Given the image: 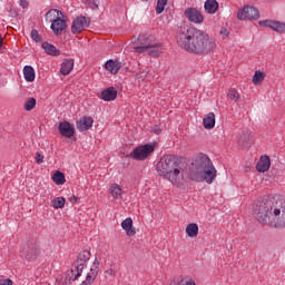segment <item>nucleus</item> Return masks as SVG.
Returning <instances> with one entry per match:
<instances>
[{
  "label": "nucleus",
  "instance_id": "58836bf2",
  "mask_svg": "<svg viewBox=\"0 0 285 285\" xmlns=\"http://www.w3.org/2000/svg\"><path fill=\"white\" fill-rule=\"evenodd\" d=\"M106 275H109V277H115L117 275V272L112 268L107 269Z\"/></svg>",
  "mask_w": 285,
  "mask_h": 285
},
{
  "label": "nucleus",
  "instance_id": "39448f33",
  "mask_svg": "<svg viewBox=\"0 0 285 285\" xmlns=\"http://www.w3.org/2000/svg\"><path fill=\"white\" fill-rule=\"evenodd\" d=\"M193 181H206V184H213L217 178V169L210 161L207 155H199L196 159L195 170H191L189 175Z\"/></svg>",
  "mask_w": 285,
  "mask_h": 285
},
{
  "label": "nucleus",
  "instance_id": "7ed1b4c3",
  "mask_svg": "<svg viewBox=\"0 0 285 285\" xmlns=\"http://www.w3.org/2000/svg\"><path fill=\"white\" fill-rule=\"evenodd\" d=\"M156 170L160 177L170 181L173 186H181L184 181V165L173 155L164 156L157 164Z\"/></svg>",
  "mask_w": 285,
  "mask_h": 285
},
{
  "label": "nucleus",
  "instance_id": "f257e3e1",
  "mask_svg": "<svg viewBox=\"0 0 285 285\" xmlns=\"http://www.w3.org/2000/svg\"><path fill=\"white\" fill-rule=\"evenodd\" d=\"M176 41L183 50L199 57L210 55L217 50V41L208 32L196 27H180Z\"/></svg>",
  "mask_w": 285,
  "mask_h": 285
},
{
  "label": "nucleus",
  "instance_id": "aec40b11",
  "mask_svg": "<svg viewBox=\"0 0 285 285\" xmlns=\"http://www.w3.org/2000/svg\"><path fill=\"white\" fill-rule=\"evenodd\" d=\"M61 17H63L61 10L50 9L45 16V21H47V23H53L58 19H61Z\"/></svg>",
  "mask_w": 285,
  "mask_h": 285
},
{
  "label": "nucleus",
  "instance_id": "f704fd0d",
  "mask_svg": "<svg viewBox=\"0 0 285 285\" xmlns=\"http://www.w3.org/2000/svg\"><path fill=\"white\" fill-rule=\"evenodd\" d=\"M169 285H197L193 278H184L180 282H171Z\"/></svg>",
  "mask_w": 285,
  "mask_h": 285
},
{
  "label": "nucleus",
  "instance_id": "2f4dec72",
  "mask_svg": "<svg viewBox=\"0 0 285 285\" xmlns=\"http://www.w3.org/2000/svg\"><path fill=\"white\" fill-rule=\"evenodd\" d=\"M36 107H37V99L35 98H28L23 104V108L24 110H27V112H30V110H35Z\"/></svg>",
  "mask_w": 285,
  "mask_h": 285
},
{
  "label": "nucleus",
  "instance_id": "cd10ccee",
  "mask_svg": "<svg viewBox=\"0 0 285 285\" xmlns=\"http://www.w3.org/2000/svg\"><path fill=\"white\" fill-rule=\"evenodd\" d=\"M23 77L26 81H28L29 83H32V81H35L36 79L35 68H32V66H24Z\"/></svg>",
  "mask_w": 285,
  "mask_h": 285
},
{
  "label": "nucleus",
  "instance_id": "ea45409f",
  "mask_svg": "<svg viewBox=\"0 0 285 285\" xmlns=\"http://www.w3.org/2000/svg\"><path fill=\"white\" fill-rule=\"evenodd\" d=\"M0 285H12V279L10 278L0 279Z\"/></svg>",
  "mask_w": 285,
  "mask_h": 285
},
{
  "label": "nucleus",
  "instance_id": "5701e85b",
  "mask_svg": "<svg viewBox=\"0 0 285 285\" xmlns=\"http://www.w3.org/2000/svg\"><path fill=\"white\" fill-rule=\"evenodd\" d=\"M204 8L207 14H215L219 10V2L217 0H207L205 1Z\"/></svg>",
  "mask_w": 285,
  "mask_h": 285
},
{
  "label": "nucleus",
  "instance_id": "c85d7f7f",
  "mask_svg": "<svg viewBox=\"0 0 285 285\" xmlns=\"http://www.w3.org/2000/svg\"><path fill=\"white\" fill-rule=\"evenodd\" d=\"M265 79H266V73L264 71L257 70L254 72V76L252 78V83H254V86H262Z\"/></svg>",
  "mask_w": 285,
  "mask_h": 285
},
{
  "label": "nucleus",
  "instance_id": "c9c22d12",
  "mask_svg": "<svg viewBox=\"0 0 285 285\" xmlns=\"http://www.w3.org/2000/svg\"><path fill=\"white\" fill-rule=\"evenodd\" d=\"M31 39L36 41V43H39V41H41V36H39V31L37 29H33L31 31Z\"/></svg>",
  "mask_w": 285,
  "mask_h": 285
},
{
  "label": "nucleus",
  "instance_id": "f3484780",
  "mask_svg": "<svg viewBox=\"0 0 285 285\" xmlns=\"http://www.w3.org/2000/svg\"><path fill=\"white\" fill-rule=\"evenodd\" d=\"M92 124H95V120L88 116H85L76 122V126L79 132H86V130H90L92 128Z\"/></svg>",
  "mask_w": 285,
  "mask_h": 285
},
{
  "label": "nucleus",
  "instance_id": "20e7f679",
  "mask_svg": "<svg viewBox=\"0 0 285 285\" xmlns=\"http://www.w3.org/2000/svg\"><path fill=\"white\" fill-rule=\"evenodd\" d=\"M132 43L136 55H144V52H147L149 57L164 55V45L153 33H140L137 38H134Z\"/></svg>",
  "mask_w": 285,
  "mask_h": 285
},
{
  "label": "nucleus",
  "instance_id": "473e14b6",
  "mask_svg": "<svg viewBox=\"0 0 285 285\" xmlns=\"http://www.w3.org/2000/svg\"><path fill=\"white\" fill-rule=\"evenodd\" d=\"M167 6H168V0H157L156 13L161 14V12H164V10H166Z\"/></svg>",
  "mask_w": 285,
  "mask_h": 285
},
{
  "label": "nucleus",
  "instance_id": "9d476101",
  "mask_svg": "<svg viewBox=\"0 0 285 285\" xmlns=\"http://www.w3.org/2000/svg\"><path fill=\"white\" fill-rule=\"evenodd\" d=\"M258 26L261 28H271L274 32H278V35H285V22L277 21V20H259Z\"/></svg>",
  "mask_w": 285,
  "mask_h": 285
},
{
  "label": "nucleus",
  "instance_id": "a878e982",
  "mask_svg": "<svg viewBox=\"0 0 285 285\" xmlns=\"http://www.w3.org/2000/svg\"><path fill=\"white\" fill-rule=\"evenodd\" d=\"M42 49L47 55H50L51 57H59L61 55V51L57 49V47L48 42H42Z\"/></svg>",
  "mask_w": 285,
  "mask_h": 285
},
{
  "label": "nucleus",
  "instance_id": "79ce46f5",
  "mask_svg": "<svg viewBox=\"0 0 285 285\" xmlns=\"http://www.w3.org/2000/svg\"><path fill=\"white\" fill-rule=\"evenodd\" d=\"M20 6L22 8H28V6H29L28 0H20Z\"/></svg>",
  "mask_w": 285,
  "mask_h": 285
},
{
  "label": "nucleus",
  "instance_id": "bb28decb",
  "mask_svg": "<svg viewBox=\"0 0 285 285\" xmlns=\"http://www.w3.org/2000/svg\"><path fill=\"white\" fill-rule=\"evenodd\" d=\"M185 233L187 236L195 238L199 235V225L197 223H190L186 226Z\"/></svg>",
  "mask_w": 285,
  "mask_h": 285
},
{
  "label": "nucleus",
  "instance_id": "4468645a",
  "mask_svg": "<svg viewBox=\"0 0 285 285\" xmlns=\"http://www.w3.org/2000/svg\"><path fill=\"white\" fill-rule=\"evenodd\" d=\"M39 253H40L39 246L31 245L21 252V257H24L27 262H35V259L39 257Z\"/></svg>",
  "mask_w": 285,
  "mask_h": 285
},
{
  "label": "nucleus",
  "instance_id": "e433bc0d",
  "mask_svg": "<svg viewBox=\"0 0 285 285\" xmlns=\"http://www.w3.org/2000/svg\"><path fill=\"white\" fill-rule=\"evenodd\" d=\"M219 35L222 36V39H228V36L230 35V32L228 31V29L222 28L219 31Z\"/></svg>",
  "mask_w": 285,
  "mask_h": 285
},
{
  "label": "nucleus",
  "instance_id": "6e6552de",
  "mask_svg": "<svg viewBox=\"0 0 285 285\" xmlns=\"http://www.w3.org/2000/svg\"><path fill=\"white\" fill-rule=\"evenodd\" d=\"M90 257H92V254L90 253V250H82L78 254L76 259L77 274L75 276V279H79V276L81 275V273H83V268L88 266V262L90 261Z\"/></svg>",
  "mask_w": 285,
  "mask_h": 285
},
{
  "label": "nucleus",
  "instance_id": "f03ea898",
  "mask_svg": "<svg viewBox=\"0 0 285 285\" xmlns=\"http://www.w3.org/2000/svg\"><path fill=\"white\" fill-rule=\"evenodd\" d=\"M253 213L261 226L283 228L285 226V198L267 196L254 205Z\"/></svg>",
  "mask_w": 285,
  "mask_h": 285
},
{
  "label": "nucleus",
  "instance_id": "dca6fc26",
  "mask_svg": "<svg viewBox=\"0 0 285 285\" xmlns=\"http://www.w3.org/2000/svg\"><path fill=\"white\" fill-rule=\"evenodd\" d=\"M50 28L55 35H61L67 28L66 16L62 14V17L55 20L53 23H51Z\"/></svg>",
  "mask_w": 285,
  "mask_h": 285
},
{
  "label": "nucleus",
  "instance_id": "c03bdc74",
  "mask_svg": "<svg viewBox=\"0 0 285 285\" xmlns=\"http://www.w3.org/2000/svg\"><path fill=\"white\" fill-rule=\"evenodd\" d=\"M156 132H159V126L155 127Z\"/></svg>",
  "mask_w": 285,
  "mask_h": 285
},
{
  "label": "nucleus",
  "instance_id": "f8f14e48",
  "mask_svg": "<svg viewBox=\"0 0 285 285\" xmlns=\"http://www.w3.org/2000/svg\"><path fill=\"white\" fill-rule=\"evenodd\" d=\"M58 130L61 137H65L66 139H71V137H75V126L69 121L59 122Z\"/></svg>",
  "mask_w": 285,
  "mask_h": 285
},
{
  "label": "nucleus",
  "instance_id": "ddd939ff",
  "mask_svg": "<svg viewBox=\"0 0 285 285\" xmlns=\"http://www.w3.org/2000/svg\"><path fill=\"white\" fill-rule=\"evenodd\" d=\"M99 275V259L95 258L90 272L87 274L86 279L80 285H90L97 279Z\"/></svg>",
  "mask_w": 285,
  "mask_h": 285
},
{
  "label": "nucleus",
  "instance_id": "423d86ee",
  "mask_svg": "<svg viewBox=\"0 0 285 285\" xmlns=\"http://www.w3.org/2000/svg\"><path fill=\"white\" fill-rule=\"evenodd\" d=\"M155 150H157V144L155 142L140 145L132 150L130 157L135 161H146Z\"/></svg>",
  "mask_w": 285,
  "mask_h": 285
},
{
  "label": "nucleus",
  "instance_id": "2eb2a0df",
  "mask_svg": "<svg viewBox=\"0 0 285 285\" xmlns=\"http://www.w3.org/2000/svg\"><path fill=\"white\" fill-rule=\"evenodd\" d=\"M257 173H268L271 170V157L268 155H263L259 157L256 164Z\"/></svg>",
  "mask_w": 285,
  "mask_h": 285
},
{
  "label": "nucleus",
  "instance_id": "4be33fe9",
  "mask_svg": "<svg viewBox=\"0 0 285 285\" xmlns=\"http://www.w3.org/2000/svg\"><path fill=\"white\" fill-rule=\"evenodd\" d=\"M105 69L108 70L111 75H117L121 70V62L115 60H108L105 63Z\"/></svg>",
  "mask_w": 285,
  "mask_h": 285
},
{
  "label": "nucleus",
  "instance_id": "a19ab883",
  "mask_svg": "<svg viewBox=\"0 0 285 285\" xmlns=\"http://www.w3.org/2000/svg\"><path fill=\"white\" fill-rule=\"evenodd\" d=\"M69 202H70L71 204H77V202H79V197H77V196H71V197H69Z\"/></svg>",
  "mask_w": 285,
  "mask_h": 285
},
{
  "label": "nucleus",
  "instance_id": "0eeeda50",
  "mask_svg": "<svg viewBox=\"0 0 285 285\" xmlns=\"http://www.w3.org/2000/svg\"><path fill=\"white\" fill-rule=\"evenodd\" d=\"M237 19L239 21H257L259 19V10L252 6H245L238 10Z\"/></svg>",
  "mask_w": 285,
  "mask_h": 285
},
{
  "label": "nucleus",
  "instance_id": "c756f323",
  "mask_svg": "<svg viewBox=\"0 0 285 285\" xmlns=\"http://www.w3.org/2000/svg\"><path fill=\"white\" fill-rule=\"evenodd\" d=\"M52 181L56 183L57 186H63L66 184V174L61 171H56L52 176Z\"/></svg>",
  "mask_w": 285,
  "mask_h": 285
},
{
  "label": "nucleus",
  "instance_id": "72a5a7b5",
  "mask_svg": "<svg viewBox=\"0 0 285 285\" xmlns=\"http://www.w3.org/2000/svg\"><path fill=\"white\" fill-rule=\"evenodd\" d=\"M227 97L228 99H230L232 101H239L240 95L238 94L237 90L235 89H229L227 92Z\"/></svg>",
  "mask_w": 285,
  "mask_h": 285
},
{
  "label": "nucleus",
  "instance_id": "393cba45",
  "mask_svg": "<svg viewBox=\"0 0 285 285\" xmlns=\"http://www.w3.org/2000/svg\"><path fill=\"white\" fill-rule=\"evenodd\" d=\"M109 191L114 199H121L124 197V189L117 183L110 185Z\"/></svg>",
  "mask_w": 285,
  "mask_h": 285
},
{
  "label": "nucleus",
  "instance_id": "b1692460",
  "mask_svg": "<svg viewBox=\"0 0 285 285\" xmlns=\"http://www.w3.org/2000/svg\"><path fill=\"white\" fill-rule=\"evenodd\" d=\"M203 125L206 130H213L215 128V112H208L203 119Z\"/></svg>",
  "mask_w": 285,
  "mask_h": 285
},
{
  "label": "nucleus",
  "instance_id": "412c9836",
  "mask_svg": "<svg viewBox=\"0 0 285 285\" xmlns=\"http://www.w3.org/2000/svg\"><path fill=\"white\" fill-rule=\"evenodd\" d=\"M75 68V60L73 59H65L62 63L60 65V73L63 75V77L68 76L70 72H72Z\"/></svg>",
  "mask_w": 285,
  "mask_h": 285
},
{
  "label": "nucleus",
  "instance_id": "4c0bfd02",
  "mask_svg": "<svg viewBox=\"0 0 285 285\" xmlns=\"http://www.w3.org/2000/svg\"><path fill=\"white\" fill-rule=\"evenodd\" d=\"M35 159H36L37 164H43L45 157H43V155H41V153L37 151Z\"/></svg>",
  "mask_w": 285,
  "mask_h": 285
},
{
  "label": "nucleus",
  "instance_id": "9b49d317",
  "mask_svg": "<svg viewBox=\"0 0 285 285\" xmlns=\"http://www.w3.org/2000/svg\"><path fill=\"white\" fill-rule=\"evenodd\" d=\"M90 26V19L80 16L77 17L71 24V32L72 35H80V32H83V30H86V28H88Z\"/></svg>",
  "mask_w": 285,
  "mask_h": 285
},
{
  "label": "nucleus",
  "instance_id": "1a4fd4ad",
  "mask_svg": "<svg viewBox=\"0 0 285 285\" xmlns=\"http://www.w3.org/2000/svg\"><path fill=\"white\" fill-rule=\"evenodd\" d=\"M184 14L189 23H195L196 26H202L205 21L204 13L197 8L189 7L185 10Z\"/></svg>",
  "mask_w": 285,
  "mask_h": 285
},
{
  "label": "nucleus",
  "instance_id": "a211bd4d",
  "mask_svg": "<svg viewBox=\"0 0 285 285\" xmlns=\"http://www.w3.org/2000/svg\"><path fill=\"white\" fill-rule=\"evenodd\" d=\"M121 228L125 230L127 237H135L137 235V230L135 229V226L132 225V218H126L121 223Z\"/></svg>",
  "mask_w": 285,
  "mask_h": 285
},
{
  "label": "nucleus",
  "instance_id": "37998d69",
  "mask_svg": "<svg viewBox=\"0 0 285 285\" xmlns=\"http://www.w3.org/2000/svg\"><path fill=\"white\" fill-rule=\"evenodd\" d=\"M3 46V38L0 36V48Z\"/></svg>",
  "mask_w": 285,
  "mask_h": 285
},
{
  "label": "nucleus",
  "instance_id": "7c9ffc66",
  "mask_svg": "<svg viewBox=\"0 0 285 285\" xmlns=\"http://www.w3.org/2000/svg\"><path fill=\"white\" fill-rule=\"evenodd\" d=\"M63 206H66V198L62 196L56 197L51 200V207L59 209V208H63Z\"/></svg>",
  "mask_w": 285,
  "mask_h": 285
},
{
  "label": "nucleus",
  "instance_id": "6ab92c4d",
  "mask_svg": "<svg viewBox=\"0 0 285 285\" xmlns=\"http://www.w3.org/2000/svg\"><path fill=\"white\" fill-rule=\"evenodd\" d=\"M100 99H102V101H115V99H117V89L115 87H109L102 90Z\"/></svg>",
  "mask_w": 285,
  "mask_h": 285
}]
</instances>
